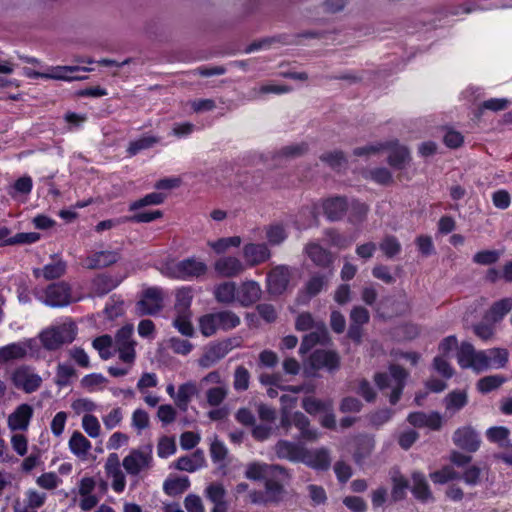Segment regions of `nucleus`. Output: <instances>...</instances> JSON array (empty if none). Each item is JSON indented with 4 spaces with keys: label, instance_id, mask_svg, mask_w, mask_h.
Segmentation results:
<instances>
[{
    "label": "nucleus",
    "instance_id": "nucleus-1",
    "mask_svg": "<svg viewBox=\"0 0 512 512\" xmlns=\"http://www.w3.org/2000/svg\"><path fill=\"white\" fill-rule=\"evenodd\" d=\"M158 270L171 279L192 281L204 277L208 272V266L196 257H188L180 261L167 259L160 264Z\"/></svg>",
    "mask_w": 512,
    "mask_h": 512
},
{
    "label": "nucleus",
    "instance_id": "nucleus-2",
    "mask_svg": "<svg viewBox=\"0 0 512 512\" xmlns=\"http://www.w3.org/2000/svg\"><path fill=\"white\" fill-rule=\"evenodd\" d=\"M77 326L67 319L63 323L52 325L39 334L41 344L47 350H57L65 344L72 343L77 335Z\"/></svg>",
    "mask_w": 512,
    "mask_h": 512
},
{
    "label": "nucleus",
    "instance_id": "nucleus-3",
    "mask_svg": "<svg viewBox=\"0 0 512 512\" xmlns=\"http://www.w3.org/2000/svg\"><path fill=\"white\" fill-rule=\"evenodd\" d=\"M241 323L240 317L230 310L206 314L199 319L201 333L210 337L218 330L228 331L236 328Z\"/></svg>",
    "mask_w": 512,
    "mask_h": 512
},
{
    "label": "nucleus",
    "instance_id": "nucleus-4",
    "mask_svg": "<svg viewBox=\"0 0 512 512\" xmlns=\"http://www.w3.org/2000/svg\"><path fill=\"white\" fill-rule=\"evenodd\" d=\"M406 377L407 372L402 367L391 365L389 373L375 374L374 381L380 390L391 388L389 401L391 404H396L400 399Z\"/></svg>",
    "mask_w": 512,
    "mask_h": 512
},
{
    "label": "nucleus",
    "instance_id": "nucleus-5",
    "mask_svg": "<svg viewBox=\"0 0 512 512\" xmlns=\"http://www.w3.org/2000/svg\"><path fill=\"white\" fill-rule=\"evenodd\" d=\"M299 278L296 268L287 265L273 267L267 275V286L271 294L280 295L290 286H294Z\"/></svg>",
    "mask_w": 512,
    "mask_h": 512
},
{
    "label": "nucleus",
    "instance_id": "nucleus-6",
    "mask_svg": "<svg viewBox=\"0 0 512 512\" xmlns=\"http://www.w3.org/2000/svg\"><path fill=\"white\" fill-rule=\"evenodd\" d=\"M152 464L153 454L151 445L132 449L122 461V466L131 476H136L141 472L148 471L152 467Z\"/></svg>",
    "mask_w": 512,
    "mask_h": 512
},
{
    "label": "nucleus",
    "instance_id": "nucleus-7",
    "mask_svg": "<svg viewBox=\"0 0 512 512\" xmlns=\"http://www.w3.org/2000/svg\"><path fill=\"white\" fill-rule=\"evenodd\" d=\"M40 300L47 306L60 308L78 301V298L73 297L71 286L61 281L49 285L40 296Z\"/></svg>",
    "mask_w": 512,
    "mask_h": 512
},
{
    "label": "nucleus",
    "instance_id": "nucleus-8",
    "mask_svg": "<svg viewBox=\"0 0 512 512\" xmlns=\"http://www.w3.org/2000/svg\"><path fill=\"white\" fill-rule=\"evenodd\" d=\"M164 292L159 287H149L143 291L141 299L136 304L140 316L153 315L163 308Z\"/></svg>",
    "mask_w": 512,
    "mask_h": 512
},
{
    "label": "nucleus",
    "instance_id": "nucleus-9",
    "mask_svg": "<svg viewBox=\"0 0 512 512\" xmlns=\"http://www.w3.org/2000/svg\"><path fill=\"white\" fill-rule=\"evenodd\" d=\"M245 263L234 255H225L216 259L213 263V270L218 277L235 278L246 271Z\"/></svg>",
    "mask_w": 512,
    "mask_h": 512
},
{
    "label": "nucleus",
    "instance_id": "nucleus-10",
    "mask_svg": "<svg viewBox=\"0 0 512 512\" xmlns=\"http://www.w3.org/2000/svg\"><path fill=\"white\" fill-rule=\"evenodd\" d=\"M233 347L234 345L232 339L210 345L205 349L202 356L198 359L197 363L199 367L208 369L214 366L221 359H223Z\"/></svg>",
    "mask_w": 512,
    "mask_h": 512
},
{
    "label": "nucleus",
    "instance_id": "nucleus-11",
    "mask_svg": "<svg viewBox=\"0 0 512 512\" xmlns=\"http://www.w3.org/2000/svg\"><path fill=\"white\" fill-rule=\"evenodd\" d=\"M244 263L247 267H255L267 262L272 253L266 243H246L242 249Z\"/></svg>",
    "mask_w": 512,
    "mask_h": 512
},
{
    "label": "nucleus",
    "instance_id": "nucleus-12",
    "mask_svg": "<svg viewBox=\"0 0 512 512\" xmlns=\"http://www.w3.org/2000/svg\"><path fill=\"white\" fill-rule=\"evenodd\" d=\"M106 476L111 479L112 489L116 493L124 491L126 486V477L121 469L120 459L118 454L110 453L104 465Z\"/></svg>",
    "mask_w": 512,
    "mask_h": 512
},
{
    "label": "nucleus",
    "instance_id": "nucleus-13",
    "mask_svg": "<svg viewBox=\"0 0 512 512\" xmlns=\"http://www.w3.org/2000/svg\"><path fill=\"white\" fill-rule=\"evenodd\" d=\"M77 71L89 72L92 68L80 66H56L49 68L46 72L40 73L34 71V78L54 79L63 81L84 80L86 76L73 75Z\"/></svg>",
    "mask_w": 512,
    "mask_h": 512
},
{
    "label": "nucleus",
    "instance_id": "nucleus-14",
    "mask_svg": "<svg viewBox=\"0 0 512 512\" xmlns=\"http://www.w3.org/2000/svg\"><path fill=\"white\" fill-rule=\"evenodd\" d=\"M454 444L470 453L476 452L481 444L478 433L471 426L458 428L452 436Z\"/></svg>",
    "mask_w": 512,
    "mask_h": 512
},
{
    "label": "nucleus",
    "instance_id": "nucleus-15",
    "mask_svg": "<svg viewBox=\"0 0 512 512\" xmlns=\"http://www.w3.org/2000/svg\"><path fill=\"white\" fill-rule=\"evenodd\" d=\"M284 473L285 469L280 465L252 462L246 467L245 477L254 481H265L269 477H276L277 475H282Z\"/></svg>",
    "mask_w": 512,
    "mask_h": 512
},
{
    "label": "nucleus",
    "instance_id": "nucleus-16",
    "mask_svg": "<svg viewBox=\"0 0 512 512\" xmlns=\"http://www.w3.org/2000/svg\"><path fill=\"white\" fill-rule=\"evenodd\" d=\"M119 259L118 250L96 251L85 258L84 266L87 269H102L115 264Z\"/></svg>",
    "mask_w": 512,
    "mask_h": 512
},
{
    "label": "nucleus",
    "instance_id": "nucleus-17",
    "mask_svg": "<svg viewBox=\"0 0 512 512\" xmlns=\"http://www.w3.org/2000/svg\"><path fill=\"white\" fill-rule=\"evenodd\" d=\"M304 446L288 440H279L274 446V452L279 459L302 463Z\"/></svg>",
    "mask_w": 512,
    "mask_h": 512
},
{
    "label": "nucleus",
    "instance_id": "nucleus-18",
    "mask_svg": "<svg viewBox=\"0 0 512 512\" xmlns=\"http://www.w3.org/2000/svg\"><path fill=\"white\" fill-rule=\"evenodd\" d=\"M302 463L316 470H327L331 465L329 450L326 448L314 450L304 448Z\"/></svg>",
    "mask_w": 512,
    "mask_h": 512
},
{
    "label": "nucleus",
    "instance_id": "nucleus-19",
    "mask_svg": "<svg viewBox=\"0 0 512 512\" xmlns=\"http://www.w3.org/2000/svg\"><path fill=\"white\" fill-rule=\"evenodd\" d=\"M262 290L260 285L253 280H247L237 287V302L247 307L256 303L261 298Z\"/></svg>",
    "mask_w": 512,
    "mask_h": 512
},
{
    "label": "nucleus",
    "instance_id": "nucleus-20",
    "mask_svg": "<svg viewBox=\"0 0 512 512\" xmlns=\"http://www.w3.org/2000/svg\"><path fill=\"white\" fill-rule=\"evenodd\" d=\"M407 421L414 427H427L437 431L442 427V416L438 412H413L407 417Z\"/></svg>",
    "mask_w": 512,
    "mask_h": 512
},
{
    "label": "nucleus",
    "instance_id": "nucleus-21",
    "mask_svg": "<svg viewBox=\"0 0 512 512\" xmlns=\"http://www.w3.org/2000/svg\"><path fill=\"white\" fill-rule=\"evenodd\" d=\"M309 362L314 370H335L339 367V357L333 351L316 350L310 356Z\"/></svg>",
    "mask_w": 512,
    "mask_h": 512
},
{
    "label": "nucleus",
    "instance_id": "nucleus-22",
    "mask_svg": "<svg viewBox=\"0 0 512 512\" xmlns=\"http://www.w3.org/2000/svg\"><path fill=\"white\" fill-rule=\"evenodd\" d=\"M324 214L331 221L341 219L348 209L347 200L344 197H332L322 202Z\"/></svg>",
    "mask_w": 512,
    "mask_h": 512
},
{
    "label": "nucleus",
    "instance_id": "nucleus-23",
    "mask_svg": "<svg viewBox=\"0 0 512 512\" xmlns=\"http://www.w3.org/2000/svg\"><path fill=\"white\" fill-rule=\"evenodd\" d=\"M305 253L317 266L329 267L333 263V256L331 252L324 249L318 243H308L305 246Z\"/></svg>",
    "mask_w": 512,
    "mask_h": 512
},
{
    "label": "nucleus",
    "instance_id": "nucleus-24",
    "mask_svg": "<svg viewBox=\"0 0 512 512\" xmlns=\"http://www.w3.org/2000/svg\"><path fill=\"white\" fill-rule=\"evenodd\" d=\"M213 295L217 302L231 304L237 302V285L233 281H223L214 286Z\"/></svg>",
    "mask_w": 512,
    "mask_h": 512
},
{
    "label": "nucleus",
    "instance_id": "nucleus-25",
    "mask_svg": "<svg viewBox=\"0 0 512 512\" xmlns=\"http://www.w3.org/2000/svg\"><path fill=\"white\" fill-rule=\"evenodd\" d=\"M412 493L419 501H433L434 497L430 490L429 484L421 472L412 473Z\"/></svg>",
    "mask_w": 512,
    "mask_h": 512
},
{
    "label": "nucleus",
    "instance_id": "nucleus-26",
    "mask_svg": "<svg viewBox=\"0 0 512 512\" xmlns=\"http://www.w3.org/2000/svg\"><path fill=\"white\" fill-rule=\"evenodd\" d=\"M205 465V456L202 450H196L189 456H183L177 459L175 468L180 471L195 472Z\"/></svg>",
    "mask_w": 512,
    "mask_h": 512
},
{
    "label": "nucleus",
    "instance_id": "nucleus-27",
    "mask_svg": "<svg viewBox=\"0 0 512 512\" xmlns=\"http://www.w3.org/2000/svg\"><path fill=\"white\" fill-rule=\"evenodd\" d=\"M32 414V408L28 404L20 405L9 417L8 425L11 430H26L29 425V419Z\"/></svg>",
    "mask_w": 512,
    "mask_h": 512
},
{
    "label": "nucleus",
    "instance_id": "nucleus-28",
    "mask_svg": "<svg viewBox=\"0 0 512 512\" xmlns=\"http://www.w3.org/2000/svg\"><path fill=\"white\" fill-rule=\"evenodd\" d=\"M70 451L79 459L85 460L92 448L91 442L79 431H74L69 442Z\"/></svg>",
    "mask_w": 512,
    "mask_h": 512
},
{
    "label": "nucleus",
    "instance_id": "nucleus-29",
    "mask_svg": "<svg viewBox=\"0 0 512 512\" xmlns=\"http://www.w3.org/2000/svg\"><path fill=\"white\" fill-rule=\"evenodd\" d=\"M328 278L324 275H314L305 284L304 290L299 297V301L307 303L312 297L319 294L327 285Z\"/></svg>",
    "mask_w": 512,
    "mask_h": 512
},
{
    "label": "nucleus",
    "instance_id": "nucleus-30",
    "mask_svg": "<svg viewBox=\"0 0 512 512\" xmlns=\"http://www.w3.org/2000/svg\"><path fill=\"white\" fill-rule=\"evenodd\" d=\"M327 339V328L324 323H318L316 328L312 329V331L305 335L299 352L304 354L308 352L313 346L318 343H324Z\"/></svg>",
    "mask_w": 512,
    "mask_h": 512
},
{
    "label": "nucleus",
    "instance_id": "nucleus-31",
    "mask_svg": "<svg viewBox=\"0 0 512 512\" xmlns=\"http://www.w3.org/2000/svg\"><path fill=\"white\" fill-rule=\"evenodd\" d=\"M293 425L300 430V439L307 442H314L318 439V432L310 429L309 419L302 412L292 414Z\"/></svg>",
    "mask_w": 512,
    "mask_h": 512
},
{
    "label": "nucleus",
    "instance_id": "nucleus-32",
    "mask_svg": "<svg viewBox=\"0 0 512 512\" xmlns=\"http://www.w3.org/2000/svg\"><path fill=\"white\" fill-rule=\"evenodd\" d=\"M198 388L195 382L188 381L181 384L178 387L177 395L175 396V404L182 411H186L188 408V404L191 399L197 395Z\"/></svg>",
    "mask_w": 512,
    "mask_h": 512
},
{
    "label": "nucleus",
    "instance_id": "nucleus-33",
    "mask_svg": "<svg viewBox=\"0 0 512 512\" xmlns=\"http://www.w3.org/2000/svg\"><path fill=\"white\" fill-rule=\"evenodd\" d=\"M468 402L467 392L465 390H454L444 398L446 412L450 415L461 410Z\"/></svg>",
    "mask_w": 512,
    "mask_h": 512
},
{
    "label": "nucleus",
    "instance_id": "nucleus-34",
    "mask_svg": "<svg viewBox=\"0 0 512 512\" xmlns=\"http://www.w3.org/2000/svg\"><path fill=\"white\" fill-rule=\"evenodd\" d=\"M512 309V298H504L495 302L486 312L485 319L491 323H497Z\"/></svg>",
    "mask_w": 512,
    "mask_h": 512
},
{
    "label": "nucleus",
    "instance_id": "nucleus-35",
    "mask_svg": "<svg viewBox=\"0 0 512 512\" xmlns=\"http://www.w3.org/2000/svg\"><path fill=\"white\" fill-rule=\"evenodd\" d=\"M120 282L121 279L114 278L110 275L101 274L94 278L92 289L96 295L102 296L116 288Z\"/></svg>",
    "mask_w": 512,
    "mask_h": 512
},
{
    "label": "nucleus",
    "instance_id": "nucleus-36",
    "mask_svg": "<svg viewBox=\"0 0 512 512\" xmlns=\"http://www.w3.org/2000/svg\"><path fill=\"white\" fill-rule=\"evenodd\" d=\"M308 150L306 143H294L282 147L275 153L274 158L279 161H287L304 155Z\"/></svg>",
    "mask_w": 512,
    "mask_h": 512
},
{
    "label": "nucleus",
    "instance_id": "nucleus-37",
    "mask_svg": "<svg viewBox=\"0 0 512 512\" xmlns=\"http://www.w3.org/2000/svg\"><path fill=\"white\" fill-rule=\"evenodd\" d=\"M27 354V346L23 343H13L0 348V363L22 359Z\"/></svg>",
    "mask_w": 512,
    "mask_h": 512
},
{
    "label": "nucleus",
    "instance_id": "nucleus-38",
    "mask_svg": "<svg viewBox=\"0 0 512 512\" xmlns=\"http://www.w3.org/2000/svg\"><path fill=\"white\" fill-rule=\"evenodd\" d=\"M175 312L191 313L190 306L193 299V289L191 287H182L176 291Z\"/></svg>",
    "mask_w": 512,
    "mask_h": 512
},
{
    "label": "nucleus",
    "instance_id": "nucleus-39",
    "mask_svg": "<svg viewBox=\"0 0 512 512\" xmlns=\"http://www.w3.org/2000/svg\"><path fill=\"white\" fill-rule=\"evenodd\" d=\"M92 346L98 351L100 358L103 360H108L114 355V351L112 350L114 340L108 334L95 338L92 342Z\"/></svg>",
    "mask_w": 512,
    "mask_h": 512
},
{
    "label": "nucleus",
    "instance_id": "nucleus-40",
    "mask_svg": "<svg viewBox=\"0 0 512 512\" xmlns=\"http://www.w3.org/2000/svg\"><path fill=\"white\" fill-rule=\"evenodd\" d=\"M160 142V138L153 135H144L139 139L131 141L127 147V153L129 156H135L142 150L152 148L154 145Z\"/></svg>",
    "mask_w": 512,
    "mask_h": 512
},
{
    "label": "nucleus",
    "instance_id": "nucleus-41",
    "mask_svg": "<svg viewBox=\"0 0 512 512\" xmlns=\"http://www.w3.org/2000/svg\"><path fill=\"white\" fill-rule=\"evenodd\" d=\"M190 486L188 477H174L167 479L163 484V490L170 496H176L185 492Z\"/></svg>",
    "mask_w": 512,
    "mask_h": 512
},
{
    "label": "nucleus",
    "instance_id": "nucleus-42",
    "mask_svg": "<svg viewBox=\"0 0 512 512\" xmlns=\"http://www.w3.org/2000/svg\"><path fill=\"white\" fill-rule=\"evenodd\" d=\"M487 439L504 448L511 443L510 430L505 426H494L486 431Z\"/></svg>",
    "mask_w": 512,
    "mask_h": 512
},
{
    "label": "nucleus",
    "instance_id": "nucleus-43",
    "mask_svg": "<svg viewBox=\"0 0 512 512\" xmlns=\"http://www.w3.org/2000/svg\"><path fill=\"white\" fill-rule=\"evenodd\" d=\"M66 262L63 260H57L56 262L47 264L43 270H34V276H39L41 273L47 280L57 279L63 276L66 272Z\"/></svg>",
    "mask_w": 512,
    "mask_h": 512
},
{
    "label": "nucleus",
    "instance_id": "nucleus-44",
    "mask_svg": "<svg viewBox=\"0 0 512 512\" xmlns=\"http://www.w3.org/2000/svg\"><path fill=\"white\" fill-rule=\"evenodd\" d=\"M264 232L266 239L270 245H280L287 238L286 229L280 223L265 226Z\"/></svg>",
    "mask_w": 512,
    "mask_h": 512
},
{
    "label": "nucleus",
    "instance_id": "nucleus-45",
    "mask_svg": "<svg viewBox=\"0 0 512 512\" xmlns=\"http://www.w3.org/2000/svg\"><path fill=\"white\" fill-rule=\"evenodd\" d=\"M389 144V149H391V152L388 157L389 165L398 169H402L405 163L410 159L408 149L404 146L392 147V143Z\"/></svg>",
    "mask_w": 512,
    "mask_h": 512
},
{
    "label": "nucleus",
    "instance_id": "nucleus-46",
    "mask_svg": "<svg viewBox=\"0 0 512 512\" xmlns=\"http://www.w3.org/2000/svg\"><path fill=\"white\" fill-rule=\"evenodd\" d=\"M229 393L228 384H223L221 386H213L207 389L205 396L206 401L210 406L217 407L223 403Z\"/></svg>",
    "mask_w": 512,
    "mask_h": 512
},
{
    "label": "nucleus",
    "instance_id": "nucleus-47",
    "mask_svg": "<svg viewBox=\"0 0 512 512\" xmlns=\"http://www.w3.org/2000/svg\"><path fill=\"white\" fill-rule=\"evenodd\" d=\"M242 243V239L240 236H231L219 238L216 241L208 242V245L214 250L217 254L225 253L231 247H239Z\"/></svg>",
    "mask_w": 512,
    "mask_h": 512
},
{
    "label": "nucleus",
    "instance_id": "nucleus-48",
    "mask_svg": "<svg viewBox=\"0 0 512 512\" xmlns=\"http://www.w3.org/2000/svg\"><path fill=\"white\" fill-rule=\"evenodd\" d=\"M13 382L17 388H22L25 392H32V373L29 367L17 369L13 375Z\"/></svg>",
    "mask_w": 512,
    "mask_h": 512
},
{
    "label": "nucleus",
    "instance_id": "nucleus-49",
    "mask_svg": "<svg viewBox=\"0 0 512 512\" xmlns=\"http://www.w3.org/2000/svg\"><path fill=\"white\" fill-rule=\"evenodd\" d=\"M459 478L460 474L452 466L449 465H446L440 470L430 474V479L435 484H445Z\"/></svg>",
    "mask_w": 512,
    "mask_h": 512
},
{
    "label": "nucleus",
    "instance_id": "nucleus-50",
    "mask_svg": "<svg viewBox=\"0 0 512 512\" xmlns=\"http://www.w3.org/2000/svg\"><path fill=\"white\" fill-rule=\"evenodd\" d=\"M302 407L307 413L314 415L323 411L330 410L332 408V402H323L314 397H306L302 401Z\"/></svg>",
    "mask_w": 512,
    "mask_h": 512
},
{
    "label": "nucleus",
    "instance_id": "nucleus-51",
    "mask_svg": "<svg viewBox=\"0 0 512 512\" xmlns=\"http://www.w3.org/2000/svg\"><path fill=\"white\" fill-rule=\"evenodd\" d=\"M505 382L506 378L502 375H490L481 378L477 382V388L481 393H488L499 388Z\"/></svg>",
    "mask_w": 512,
    "mask_h": 512
},
{
    "label": "nucleus",
    "instance_id": "nucleus-52",
    "mask_svg": "<svg viewBox=\"0 0 512 512\" xmlns=\"http://www.w3.org/2000/svg\"><path fill=\"white\" fill-rule=\"evenodd\" d=\"M276 477H269L265 480V495L269 503L278 502L283 493L282 484L275 479Z\"/></svg>",
    "mask_w": 512,
    "mask_h": 512
},
{
    "label": "nucleus",
    "instance_id": "nucleus-53",
    "mask_svg": "<svg viewBox=\"0 0 512 512\" xmlns=\"http://www.w3.org/2000/svg\"><path fill=\"white\" fill-rule=\"evenodd\" d=\"M192 313H176V318L173 321L174 327L184 336L191 337L194 333V328L191 323Z\"/></svg>",
    "mask_w": 512,
    "mask_h": 512
},
{
    "label": "nucleus",
    "instance_id": "nucleus-54",
    "mask_svg": "<svg viewBox=\"0 0 512 512\" xmlns=\"http://www.w3.org/2000/svg\"><path fill=\"white\" fill-rule=\"evenodd\" d=\"M136 342L129 344H121L114 346L115 352L118 353L119 359L126 365L133 366L136 359L135 351Z\"/></svg>",
    "mask_w": 512,
    "mask_h": 512
},
{
    "label": "nucleus",
    "instance_id": "nucleus-55",
    "mask_svg": "<svg viewBox=\"0 0 512 512\" xmlns=\"http://www.w3.org/2000/svg\"><path fill=\"white\" fill-rule=\"evenodd\" d=\"M380 250L388 258H393L401 252V244L395 236H386L379 245Z\"/></svg>",
    "mask_w": 512,
    "mask_h": 512
},
{
    "label": "nucleus",
    "instance_id": "nucleus-56",
    "mask_svg": "<svg viewBox=\"0 0 512 512\" xmlns=\"http://www.w3.org/2000/svg\"><path fill=\"white\" fill-rule=\"evenodd\" d=\"M476 353V350L475 348L473 347L472 344L468 343V342H464L461 344L458 352H457V361H458V364L462 367V368H469L470 367V362L473 361V358H474V355Z\"/></svg>",
    "mask_w": 512,
    "mask_h": 512
},
{
    "label": "nucleus",
    "instance_id": "nucleus-57",
    "mask_svg": "<svg viewBox=\"0 0 512 512\" xmlns=\"http://www.w3.org/2000/svg\"><path fill=\"white\" fill-rule=\"evenodd\" d=\"M82 428L91 438H97L101 434L100 422L92 414H84L82 417Z\"/></svg>",
    "mask_w": 512,
    "mask_h": 512
},
{
    "label": "nucleus",
    "instance_id": "nucleus-58",
    "mask_svg": "<svg viewBox=\"0 0 512 512\" xmlns=\"http://www.w3.org/2000/svg\"><path fill=\"white\" fill-rule=\"evenodd\" d=\"M250 373L244 366L236 367L233 375V387L236 391H245L249 387Z\"/></svg>",
    "mask_w": 512,
    "mask_h": 512
},
{
    "label": "nucleus",
    "instance_id": "nucleus-59",
    "mask_svg": "<svg viewBox=\"0 0 512 512\" xmlns=\"http://www.w3.org/2000/svg\"><path fill=\"white\" fill-rule=\"evenodd\" d=\"M482 469L476 465L467 466L460 478L468 486H476L481 483Z\"/></svg>",
    "mask_w": 512,
    "mask_h": 512
},
{
    "label": "nucleus",
    "instance_id": "nucleus-60",
    "mask_svg": "<svg viewBox=\"0 0 512 512\" xmlns=\"http://www.w3.org/2000/svg\"><path fill=\"white\" fill-rule=\"evenodd\" d=\"M165 199V195L162 193H150L147 194L145 197L134 201L130 204L129 209L131 211L137 210L139 208L149 206V205H159L161 204Z\"/></svg>",
    "mask_w": 512,
    "mask_h": 512
},
{
    "label": "nucleus",
    "instance_id": "nucleus-61",
    "mask_svg": "<svg viewBox=\"0 0 512 512\" xmlns=\"http://www.w3.org/2000/svg\"><path fill=\"white\" fill-rule=\"evenodd\" d=\"M490 367L503 368L508 362L509 353L503 348H492L488 350Z\"/></svg>",
    "mask_w": 512,
    "mask_h": 512
},
{
    "label": "nucleus",
    "instance_id": "nucleus-62",
    "mask_svg": "<svg viewBox=\"0 0 512 512\" xmlns=\"http://www.w3.org/2000/svg\"><path fill=\"white\" fill-rule=\"evenodd\" d=\"M365 177L381 185L392 183V174L387 168H374L366 172Z\"/></svg>",
    "mask_w": 512,
    "mask_h": 512
},
{
    "label": "nucleus",
    "instance_id": "nucleus-63",
    "mask_svg": "<svg viewBox=\"0 0 512 512\" xmlns=\"http://www.w3.org/2000/svg\"><path fill=\"white\" fill-rule=\"evenodd\" d=\"M392 499L393 501L402 500L405 497L406 489L408 488L407 480L400 474H396L392 477Z\"/></svg>",
    "mask_w": 512,
    "mask_h": 512
},
{
    "label": "nucleus",
    "instance_id": "nucleus-64",
    "mask_svg": "<svg viewBox=\"0 0 512 512\" xmlns=\"http://www.w3.org/2000/svg\"><path fill=\"white\" fill-rule=\"evenodd\" d=\"M176 452V443L173 437L163 436L157 444V454L160 458H167Z\"/></svg>",
    "mask_w": 512,
    "mask_h": 512
}]
</instances>
